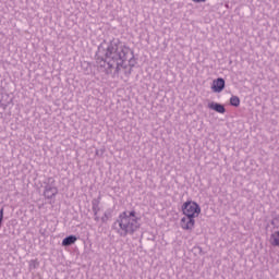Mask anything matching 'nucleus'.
Instances as JSON below:
<instances>
[{"mask_svg":"<svg viewBox=\"0 0 279 279\" xmlns=\"http://www.w3.org/2000/svg\"><path fill=\"white\" fill-rule=\"evenodd\" d=\"M138 221H141V218L136 216L135 210L123 211L118 219L119 227L124 234H134L140 228Z\"/></svg>","mask_w":279,"mask_h":279,"instance_id":"nucleus-1","label":"nucleus"},{"mask_svg":"<svg viewBox=\"0 0 279 279\" xmlns=\"http://www.w3.org/2000/svg\"><path fill=\"white\" fill-rule=\"evenodd\" d=\"M181 210L184 217H193L194 219H197V217L202 215V207L194 201H186L183 203Z\"/></svg>","mask_w":279,"mask_h":279,"instance_id":"nucleus-2","label":"nucleus"},{"mask_svg":"<svg viewBox=\"0 0 279 279\" xmlns=\"http://www.w3.org/2000/svg\"><path fill=\"white\" fill-rule=\"evenodd\" d=\"M180 226L183 230H193L195 228V218L185 216L181 219Z\"/></svg>","mask_w":279,"mask_h":279,"instance_id":"nucleus-3","label":"nucleus"},{"mask_svg":"<svg viewBox=\"0 0 279 279\" xmlns=\"http://www.w3.org/2000/svg\"><path fill=\"white\" fill-rule=\"evenodd\" d=\"M226 88V81L223 78H216L213 81L211 90L213 93H221Z\"/></svg>","mask_w":279,"mask_h":279,"instance_id":"nucleus-4","label":"nucleus"},{"mask_svg":"<svg viewBox=\"0 0 279 279\" xmlns=\"http://www.w3.org/2000/svg\"><path fill=\"white\" fill-rule=\"evenodd\" d=\"M209 110H215V112H218L219 114H226V107L223 105L218 102H210L208 104Z\"/></svg>","mask_w":279,"mask_h":279,"instance_id":"nucleus-5","label":"nucleus"},{"mask_svg":"<svg viewBox=\"0 0 279 279\" xmlns=\"http://www.w3.org/2000/svg\"><path fill=\"white\" fill-rule=\"evenodd\" d=\"M44 195L47 197V199H51V197H56V195H58V189L47 187L44 192Z\"/></svg>","mask_w":279,"mask_h":279,"instance_id":"nucleus-6","label":"nucleus"},{"mask_svg":"<svg viewBox=\"0 0 279 279\" xmlns=\"http://www.w3.org/2000/svg\"><path fill=\"white\" fill-rule=\"evenodd\" d=\"M76 241H77V236L70 235L62 240V245L63 247H69V245L75 244Z\"/></svg>","mask_w":279,"mask_h":279,"instance_id":"nucleus-7","label":"nucleus"},{"mask_svg":"<svg viewBox=\"0 0 279 279\" xmlns=\"http://www.w3.org/2000/svg\"><path fill=\"white\" fill-rule=\"evenodd\" d=\"M270 243L272 245H279V231L271 234Z\"/></svg>","mask_w":279,"mask_h":279,"instance_id":"nucleus-8","label":"nucleus"},{"mask_svg":"<svg viewBox=\"0 0 279 279\" xmlns=\"http://www.w3.org/2000/svg\"><path fill=\"white\" fill-rule=\"evenodd\" d=\"M230 104H231V106H234L235 108H239V106H241V99H239L238 96H232L230 98Z\"/></svg>","mask_w":279,"mask_h":279,"instance_id":"nucleus-9","label":"nucleus"},{"mask_svg":"<svg viewBox=\"0 0 279 279\" xmlns=\"http://www.w3.org/2000/svg\"><path fill=\"white\" fill-rule=\"evenodd\" d=\"M1 223H3V208L0 209V228Z\"/></svg>","mask_w":279,"mask_h":279,"instance_id":"nucleus-10","label":"nucleus"},{"mask_svg":"<svg viewBox=\"0 0 279 279\" xmlns=\"http://www.w3.org/2000/svg\"><path fill=\"white\" fill-rule=\"evenodd\" d=\"M194 3H206L207 0H192Z\"/></svg>","mask_w":279,"mask_h":279,"instance_id":"nucleus-11","label":"nucleus"}]
</instances>
